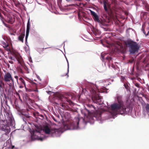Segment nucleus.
<instances>
[{
	"label": "nucleus",
	"instance_id": "1",
	"mask_svg": "<svg viewBox=\"0 0 149 149\" xmlns=\"http://www.w3.org/2000/svg\"><path fill=\"white\" fill-rule=\"evenodd\" d=\"M55 96L54 103L55 104H60L61 105L62 108L64 110L72 112L74 111V109L69 107L65 102H67L69 103L70 105L72 104V102L70 100V99L72 98L71 96L67 95V96L64 97L59 93H56L55 94Z\"/></svg>",
	"mask_w": 149,
	"mask_h": 149
},
{
	"label": "nucleus",
	"instance_id": "2",
	"mask_svg": "<svg viewBox=\"0 0 149 149\" xmlns=\"http://www.w3.org/2000/svg\"><path fill=\"white\" fill-rule=\"evenodd\" d=\"M88 90H89L93 95L92 100L94 103L99 104H101L102 103L101 97L98 94L95 95L96 94V92L95 88L93 87V85H90L89 87H87L84 89L82 88V91L83 93H86V91H88Z\"/></svg>",
	"mask_w": 149,
	"mask_h": 149
},
{
	"label": "nucleus",
	"instance_id": "3",
	"mask_svg": "<svg viewBox=\"0 0 149 149\" xmlns=\"http://www.w3.org/2000/svg\"><path fill=\"white\" fill-rule=\"evenodd\" d=\"M8 114L6 118V122L4 121L1 122L0 123V130L5 132V134L6 135L10 132L9 125H12L13 120L12 115Z\"/></svg>",
	"mask_w": 149,
	"mask_h": 149
},
{
	"label": "nucleus",
	"instance_id": "4",
	"mask_svg": "<svg viewBox=\"0 0 149 149\" xmlns=\"http://www.w3.org/2000/svg\"><path fill=\"white\" fill-rule=\"evenodd\" d=\"M125 43L129 48L130 54H134L138 52L140 46L137 43L132 40H128L126 41Z\"/></svg>",
	"mask_w": 149,
	"mask_h": 149
},
{
	"label": "nucleus",
	"instance_id": "5",
	"mask_svg": "<svg viewBox=\"0 0 149 149\" xmlns=\"http://www.w3.org/2000/svg\"><path fill=\"white\" fill-rule=\"evenodd\" d=\"M79 121V118H77L75 119V121L67 123L65 125L64 128L67 130H72L77 129L78 127Z\"/></svg>",
	"mask_w": 149,
	"mask_h": 149
},
{
	"label": "nucleus",
	"instance_id": "6",
	"mask_svg": "<svg viewBox=\"0 0 149 149\" xmlns=\"http://www.w3.org/2000/svg\"><path fill=\"white\" fill-rule=\"evenodd\" d=\"M111 109L113 110H119L121 114H123L126 111V108L124 105L119 103H115L111 104Z\"/></svg>",
	"mask_w": 149,
	"mask_h": 149
},
{
	"label": "nucleus",
	"instance_id": "7",
	"mask_svg": "<svg viewBox=\"0 0 149 149\" xmlns=\"http://www.w3.org/2000/svg\"><path fill=\"white\" fill-rule=\"evenodd\" d=\"M104 8L106 13L108 14V15L110 17L113 18L115 15V11L111 8L109 4L106 1H104L103 2Z\"/></svg>",
	"mask_w": 149,
	"mask_h": 149
},
{
	"label": "nucleus",
	"instance_id": "8",
	"mask_svg": "<svg viewBox=\"0 0 149 149\" xmlns=\"http://www.w3.org/2000/svg\"><path fill=\"white\" fill-rule=\"evenodd\" d=\"M108 54L107 53H102L101 54V57L102 60L105 63L108 62V65L109 67H110V63L112 58L110 55H108Z\"/></svg>",
	"mask_w": 149,
	"mask_h": 149
},
{
	"label": "nucleus",
	"instance_id": "9",
	"mask_svg": "<svg viewBox=\"0 0 149 149\" xmlns=\"http://www.w3.org/2000/svg\"><path fill=\"white\" fill-rule=\"evenodd\" d=\"M3 80L7 83L11 82L13 84L14 80L11 74L9 72H6L5 74L3 77Z\"/></svg>",
	"mask_w": 149,
	"mask_h": 149
},
{
	"label": "nucleus",
	"instance_id": "10",
	"mask_svg": "<svg viewBox=\"0 0 149 149\" xmlns=\"http://www.w3.org/2000/svg\"><path fill=\"white\" fill-rule=\"evenodd\" d=\"M40 135V132L37 130L34 131L32 133H31V138L32 140L38 139L42 141L43 139L42 138H40L39 136Z\"/></svg>",
	"mask_w": 149,
	"mask_h": 149
},
{
	"label": "nucleus",
	"instance_id": "11",
	"mask_svg": "<svg viewBox=\"0 0 149 149\" xmlns=\"http://www.w3.org/2000/svg\"><path fill=\"white\" fill-rule=\"evenodd\" d=\"M100 22H98V23L101 27L104 29L105 31H108L109 26L108 23L103 19H100Z\"/></svg>",
	"mask_w": 149,
	"mask_h": 149
},
{
	"label": "nucleus",
	"instance_id": "12",
	"mask_svg": "<svg viewBox=\"0 0 149 149\" xmlns=\"http://www.w3.org/2000/svg\"><path fill=\"white\" fill-rule=\"evenodd\" d=\"M11 54L15 57L19 63L20 64L22 63V59L19 54L15 50H13L11 52Z\"/></svg>",
	"mask_w": 149,
	"mask_h": 149
},
{
	"label": "nucleus",
	"instance_id": "13",
	"mask_svg": "<svg viewBox=\"0 0 149 149\" xmlns=\"http://www.w3.org/2000/svg\"><path fill=\"white\" fill-rule=\"evenodd\" d=\"M60 132L59 130L57 129L51 130V135L53 137H57L59 136Z\"/></svg>",
	"mask_w": 149,
	"mask_h": 149
},
{
	"label": "nucleus",
	"instance_id": "14",
	"mask_svg": "<svg viewBox=\"0 0 149 149\" xmlns=\"http://www.w3.org/2000/svg\"><path fill=\"white\" fill-rule=\"evenodd\" d=\"M91 13V15L92 16L93 18L95 21L97 22H100V20L99 19V16L97 15L96 13L94 11L90 10Z\"/></svg>",
	"mask_w": 149,
	"mask_h": 149
},
{
	"label": "nucleus",
	"instance_id": "15",
	"mask_svg": "<svg viewBox=\"0 0 149 149\" xmlns=\"http://www.w3.org/2000/svg\"><path fill=\"white\" fill-rule=\"evenodd\" d=\"M19 80L21 82L20 84H18L19 88H22L24 87L25 88H26V83L25 80L22 77H20Z\"/></svg>",
	"mask_w": 149,
	"mask_h": 149
},
{
	"label": "nucleus",
	"instance_id": "16",
	"mask_svg": "<svg viewBox=\"0 0 149 149\" xmlns=\"http://www.w3.org/2000/svg\"><path fill=\"white\" fill-rule=\"evenodd\" d=\"M30 20L29 19L27 24L26 30V33L25 37V41H27V38L29 35V30H30Z\"/></svg>",
	"mask_w": 149,
	"mask_h": 149
},
{
	"label": "nucleus",
	"instance_id": "17",
	"mask_svg": "<svg viewBox=\"0 0 149 149\" xmlns=\"http://www.w3.org/2000/svg\"><path fill=\"white\" fill-rule=\"evenodd\" d=\"M94 34L96 36V38H98L100 37V36L101 34L100 32L96 29H93Z\"/></svg>",
	"mask_w": 149,
	"mask_h": 149
},
{
	"label": "nucleus",
	"instance_id": "18",
	"mask_svg": "<svg viewBox=\"0 0 149 149\" xmlns=\"http://www.w3.org/2000/svg\"><path fill=\"white\" fill-rule=\"evenodd\" d=\"M43 131L46 134H51V130H50L47 126H46L44 127Z\"/></svg>",
	"mask_w": 149,
	"mask_h": 149
},
{
	"label": "nucleus",
	"instance_id": "19",
	"mask_svg": "<svg viewBox=\"0 0 149 149\" xmlns=\"http://www.w3.org/2000/svg\"><path fill=\"white\" fill-rule=\"evenodd\" d=\"M87 106L88 107L91 109L89 110V111H94L95 110H97L96 108L94 105L91 104H88L87 105Z\"/></svg>",
	"mask_w": 149,
	"mask_h": 149
},
{
	"label": "nucleus",
	"instance_id": "20",
	"mask_svg": "<svg viewBox=\"0 0 149 149\" xmlns=\"http://www.w3.org/2000/svg\"><path fill=\"white\" fill-rule=\"evenodd\" d=\"M25 36V33L24 32L22 33L18 37V40L22 42H23V38Z\"/></svg>",
	"mask_w": 149,
	"mask_h": 149
},
{
	"label": "nucleus",
	"instance_id": "21",
	"mask_svg": "<svg viewBox=\"0 0 149 149\" xmlns=\"http://www.w3.org/2000/svg\"><path fill=\"white\" fill-rule=\"evenodd\" d=\"M122 96L120 95H118L117 96V99L118 103L123 105V102L122 100Z\"/></svg>",
	"mask_w": 149,
	"mask_h": 149
},
{
	"label": "nucleus",
	"instance_id": "22",
	"mask_svg": "<svg viewBox=\"0 0 149 149\" xmlns=\"http://www.w3.org/2000/svg\"><path fill=\"white\" fill-rule=\"evenodd\" d=\"M23 100L25 101H29L30 100V98L26 94H23Z\"/></svg>",
	"mask_w": 149,
	"mask_h": 149
},
{
	"label": "nucleus",
	"instance_id": "23",
	"mask_svg": "<svg viewBox=\"0 0 149 149\" xmlns=\"http://www.w3.org/2000/svg\"><path fill=\"white\" fill-rule=\"evenodd\" d=\"M8 22L10 24H12L14 21L15 18L14 17H12L11 16H9L8 17Z\"/></svg>",
	"mask_w": 149,
	"mask_h": 149
},
{
	"label": "nucleus",
	"instance_id": "24",
	"mask_svg": "<svg viewBox=\"0 0 149 149\" xmlns=\"http://www.w3.org/2000/svg\"><path fill=\"white\" fill-rule=\"evenodd\" d=\"M116 47L117 48V49L119 50L123 48L122 44L120 42H119L118 44L116 45Z\"/></svg>",
	"mask_w": 149,
	"mask_h": 149
},
{
	"label": "nucleus",
	"instance_id": "25",
	"mask_svg": "<svg viewBox=\"0 0 149 149\" xmlns=\"http://www.w3.org/2000/svg\"><path fill=\"white\" fill-rule=\"evenodd\" d=\"M25 88L26 90V91H28L29 92H31V91H35V92H38V89L37 88H36V89H30L28 88H27V87H26V88Z\"/></svg>",
	"mask_w": 149,
	"mask_h": 149
},
{
	"label": "nucleus",
	"instance_id": "26",
	"mask_svg": "<svg viewBox=\"0 0 149 149\" xmlns=\"http://www.w3.org/2000/svg\"><path fill=\"white\" fill-rule=\"evenodd\" d=\"M101 114L97 112V113L95 114L94 115V116L96 118L100 119V118L101 117Z\"/></svg>",
	"mask_w": 149,
	"mask_h": 149
},
{
	"label": "nucleus",
	"instance_id": "27",
	"mask_svg": "<svg viewBox=\"0 0 149 149\" xmlns=\"http://www.w3.org/2000/svg\"><path fill=\"white\" fill-rule=\"evenodd\" d=\"M40 114L38 112H36L33 113L34 116L36 118H38Z\"/></svg>",
	"mask_w": 149,
	"mask_h": 149
},
{
	"label": "nucleus",
	"instance_id": "28",
	"mask_svg": "<svg viewBox=\"0 0 149 149\" xmlns=\"http://www.w3.org/2000/svg\"><path fill=\"white\" fill-rule=\"evenodd\" d=\"M145 108L147 112L149 113V104H146Z\"/></svg>",
	"mask_w": 149,
	"mask_h": 149
},
{
	"label": "nucleus",
	"instance_id": "29",
	"mask_svg": "<svg viewBox=\"0 0 149 149\" xmlns=\"http://www.w3.org/2000/svg\"><path fill=\"white\" fill-rule=\"evenodd\" d=\"M29 82L31 83L32 85H33V86L35 87H36L37 86V85L36 84L35 82H34L33 81H32L30 80L29 81Z\"/></svg>",
	"mask_w": 149,
	"mask_h": 149
},
{
	"label": "nucleus",
	"instance_id": "30",
	"mask_svg": "<svg viewBox=\"0 0 149 149\" xmlns=\"http://www.w3.org/2000/svg\"><path fill=\"white\" fill-rule=\"evenodd\" d=\"M50 47H46V48H43L42 49H39L38 50V52L40 53V54H41V53H42L43 52V50H44V49H47V48H50Z\"/></svg>",
	"mask_w": 149,
	"mask_h": 149
},
{
	"label": "nucleus",
	"instance_id": "31",
	"mask_svg": "<svg viewBox=\"0 0 149 149\" xmlns=\"http://www.w3.org/2000/svg\"><path fill=\"white\" fill-rule=\"evenodd\" d=\"M147 12H142L141 13V17H143L145 15H147Z\"/></svg>",
	"mask_w": 149,
	"mask_h": 149
},
{
	"label": "nucleus",
	"instance_id": "32",
	"mask_svg": "<svg viewBox=\"0 0 149 149\" xmlns=\"http://www.w3.org/2000/svg\"><path fill=\"white\" fill-rule=\"evenodd\" d=\"M39 116L40 117H38V118H39L40 119H43L44 118V116L40 114Z\"/></svg>",
	"mask_w": 149,
	"mask_h": 149
},
{
	"label": "nucleus",
	"instance_id": "33",
	"mask_svg": "<svg viewBox=\"0 0 149 149\" xmlns=\"http://www.w3.org/2000/svg\"><path fill=\"white\" fill-rule=\"evenodd\" d=\"M134 61V59L133 58H132L130 59L129 60V62L132 63H133Z\"/></svg>",
	"mask_w": 149,
	"mask_h": 149
},
{
	"label": "nucleus",
	"instance_id": "34",
	"mask_svg": "<svg viewBox=\"0 0 149 149\" xmlns=\"http://www.w3.org/2000/svg\"><path fill=\"white\" fill-rule=\"evenodd\" d=\"M135 86H136V87H138V88H140V86L139 84L138 83H135L134 84Z\"/></svg>",
	"mask_w": 149,
	"mask_h": 149
},
{
	"label": "nucleus",
	"instance_id": "35",
	"mask_svg": "<svg viewBox=\"0 0 149 149\" xmlns=\"http://www.w3.org/2000/svg\"><path fill=\"white\" fill-rule=\"evenodd\" d=\"M145 8L147 11H149V5H146L145 6Z\"/></svg>",
	"mask_w": 149,
	"mask_h": 149
},
{
	"label": "nucleus",
	"instance_id": "36",
	"mask_svg": "<svg viewBox=\"0 0 149 149\" xmlns=\"http://www.w3.org/2000/svg\"><path fill=\"white\" fill-rule=\"evenodd\" d=\"M14 77L16 79L17 82V83H18V77L17 76H15Z\"/></svg>",
	"mask_w": 149,
	"mask_h": 149
},
{
	"label": "nucleus",
	"instance_id": "37",
	"mask_svg": "<svg viewBox=\"0 0 149 149\" xmlns=\"http://www.w3.org/2000/svg\"><path fill=\"white\" fill-rule=\"evenodd\" d=\"M133 30V29H132V28H128V29L127 30H126V31L127 32V33H128L129 32H128V31L129 30Z\"/></svg>",
	"mask_w": 149,
	"mask_h": 149
},
{
	"label": "nucleus",
	"instance_id": "38",
	"mask_svg": "<svg viewBox=\"0 0 149 149\" xmlns=\"http://www.w3.org/2000/svg\"><path fill=\"white\" fill-rule=\"evenodd\" d=\"M8 62L9 63H11V64H13V61H9Z\"/></svg>",
	"mask_w": 149,
	"mask_h": 149
},
{
	"label": "nucleus",
	"instance_id": "39",
	"mask_svg": "<svg viewBox=\"0 0 149 149\" xmlns=\"http://www.w3.org/2000/svg\"><path fill=\"white\" fill-rule=\"evenodd\" d=\"M47 93L49 94H51L52 93V92L51 91H47Z\"/></svg>",
	"mask_w": 149,
	"mask_h": 149
},
{
	"label": "nucleus",
	"instance_id": "40",
	"mask_svg": "<svg viewBox=\"0 0 149 149\" xmlns=\"http://www.w3.org/2000/svg\"><path fill=\"white\" fill-rule=\"evenodd\" d=\"M8 94H11V91H10V89L8 90Z\"/></svg>",
	"mask_w": 149,
	"mask_h": 149
},
{
	"label": "nucleus",
	"instance_id": "41",
	"mask_svg": "<svg viewBox=\"0 0 149 149\" xmlns=\"http://www.w3.org/2000/svg\"><path fill=\"white\" fill-rule=\"evenodd\" d=\"M124 86L126 89H128V87L125 84H124Z\"/></svg>",
	"mask_w": 149,
	"mask_h": 149
},
{
	"label": "nucleus",
	"instance_id": "42",
	"mask_svg": "<svg viewBox=\"0 0 149 149\" xmlns=\"http://www.w3.org/2000/svg\"><path fill=\"white\" fill-rule=\"evenodd\" d=\"M52 118L53 119V120L54 121H55V122H57V121L55 119V118L54 117H53Z\"/></svg>",
	"mask_w": 149,
	"mask_h": 149
},
{
	"label": "nucleus",
	"instance_id": "43",
	"mask_svg": "<svg viewBox=\"0 0 149 149\" xmlns=\"http://www.w3.org/2000/svg\"><path fill=\"white\" fill-rule=\"evenodd\" d=\"M4 43L5 44V46L6 47L8 46V44H6L5 43Z\"/></svg>",
	"mask_w": 149,
	"mask_h": 149
},
{
	"label": "nucleus",
	"instance_id": "44",
	"mask_svg": "<svg viewBox=\"0 0 149 149\" xmlns=\"http://www.w3.org/2000/svg\"><path fill=\"white\" fill-rule=\"evenodd\" d=\"M143 33L146 35V33L145 32V31H144L143 30Z\"/></svg>",
	"mask_w": 149,
	"mask_h": 149
},
{
	"label": "nucleus",
	"instance_id": "45",
	"mask_svg": "<svg viewBox=\"0 0 149 149\" xmlns=\"http://www.w3.org/2000/svg\"><path fill=\"white\" fill-rule=\"evenodd\" d=\"M149 35V31H148V33L146 35V36H147V35Z\"/></svg>",
	"mask_w": 149,
	"mask_h": 149
},
{
	"label": "nucleus",
	"instance_id": "46",
	"mask_svg": "<svg viewBox=\"0 0 149 149\" xmlns=\"http://www.w3.org/2000/svg\"><path fill=\"white\" fill-rule=\"evenodd\" d=\"M10 59H12V60H13V57H12L11 56V57H10Z\"/></svg>",
	"mask_w": 149,
	"mask_h": 149
},
{
	"label": "nucleus",
	"instance_id": "47",
	"mask_svg": "<svg viewBox=\"0 0 149 149\" xmlns=\"http://www.w3.org/2000/svg\"><path fill=\"white\" fill-rule=\"evenodd\" d=\"M78 17H80V15H79V13H78Z\"/></svg>",
	"mask_w": 149,
	"mask_h": 149
},
{
	"label": "nucleus",
	"instance_id": "48",
	"mask_svg": "<svg viewBox=\"0 0 149 149\" xmlns=\"http://www.w3.org/2000/svg\"><path fill=\"white\" fill-rule=\"evenodd\" d=\"M14 147V146H13L12 147V148H13Z\"/></svg>",
	"mask_w": 149,
	"mask_h": 149
},
{
	"label": "nucleus",
	"instance_id": "49",
	"mask_svg": "<svg viewBox=\"0 0 149 149\" xmlns=\"http://www.w3.org/2000/svg\"><path fill=\"white\" fill-rule=\"evenodd\" d=\"M105 15V17H107V15Z\"/></svg>",
	"mask_w": 149,
	"mask_h": 149
},
{
	"label": "nucleus",
	"instance_id": "50",
	"mask_svg": "<svg viewBox=\"0 0 149 149\" xmlns=\"http://www.w3.org/2000/svg\"><path fill=\"white\" fill-rule=\"evenodd\" d=\"M19 99H20V96H19Z\"/></svg>",
	"mask_w": 149,
	"mask_h": 149
},
{
	"label": "nucleus",
	"instance_id": "51",
	"mask_svg": "<svg viewBox=\"0 0 149 149\" xmlns=\"http://www.w3.org/2000/svg\"><path fill=\"white\" fill-rule=\"evenodd\" d=\"M11 34L12 35H13L14 34L13 33H11Z\"/></svg>",
	"mask_w": 149,
	"mask_h": 149
}]
</instances>
